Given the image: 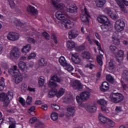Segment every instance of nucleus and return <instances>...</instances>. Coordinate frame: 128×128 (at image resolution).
Segmentation results:
<instances>
[{
	"mask_svg": "<svg viewBox=\"0 0 128 128\" xmlns=\"http://www.w3.org/2000/svg\"><path fill=\"white\" fill-rule=\"evenodd\" d=\"M98 20L100 24H103L101 26V29L102 30V35L104 36L106 34H104V32H110L112 30V25L110 21L108 18L106 16L104 15H100L98 18Z\"/></svg>",
	"mask_w": 128,
	"mask_h": 128,
	"instance_id": "1",
	"label": "nucleus"
},
{
	"mask_svg": "<svg viewBox=\"0 0 128 128\" xmlns=\"http://www.w3.org/2000/svg\"><path fill=\"white\" fill-rule=\"evenodd\" d=\"M14 98V92L8 91L6 94L0 93V102H3V108L4 109L6 108V106L10 104V100Z\"/></svg>",
	"mask_w": 128,
	"mask_h": 128,
	"instance_id": "2",
	"label": "nucleus"
},
{
	"mask_svg": "<svg viewBox=\"0 0 128 128\" xmlns=\"http://www.w3.org/2000/svg\"><path fill=\"white\" fill-rule=\"evenodd\" d=\"M18 66H14L12 68H10L8 70V74L14 76V80L17 84L22 82V76L20 72L16 69Z\"/></svg>",
	"mask_w": 128,
	"mask_h": 128,
	"instance_id": "3",
	"label": "nucleus"
},
{
	"mask_svg": "<svg viewBox=\"0 0 128 128\" xmlns=\"http://www.w3.org/2000/svg\"><path fill=\"white\" fill-rule=\"evenodd\" d=\"M90 96V92H84L81 93L79 96H76V100L78 104L79 108H82L84 106V104H83L82 100H88Z\"/></svg>",
	"mask_w": 128,
	"mask_h": 128,
	"instance_id": "4",
	"label": "nucleus"
},
{
	"mask_svg": "<svg viewBox=\"0 0 128 128\" xmlns=\"http://www.w3.org/2000/svg\"><path fill=\"white\" fill-rule=\"evenodd\" d=\"M64 82V78H59L58 76H52L49 82L48 86L50 88H56L58 84L56 82L62 83Z\"/></svg>",
	"mask_w": 128,
	"mask_h": 128,
	"instance_id": "5",
	"label": "nucleus"
},
{
	"mask_svg": "<svg viewBox=\"0 0 128 128\" xmlns=\"http://www.w3.org/2000/svg\"><path fill=\"white\" fill-rule=\"evenodd\" d=\"M82 12L80 16V19L83 22H84L86 24H88V12L86 10V8L84 6H82L80 8Z\"/></svg>",
	"mask_w": 128,
	"mask_h": 128,
	"instance_id": "6",
	"label": "nucleus"
},
{
	"mask_svg": "<svg viewBox=\"0 0 128 128\" xmlns=\"http://www.w3.org/2000/svg\"><path fill=\"white\" fill-rule=\"evenodd\" d=\"M20 56V50L18 47H14L10 51V58L12 60H16Z\"/></svg>",
	"mask_w": 128,
	"mask_h": 128,
	"instance_id": "7",
	"label": "nucleus"
},
{
	"mask_svg": "<svg viewBox=\"0 0 128 128\" xmlns=\"http://www.w3.org/2000/svg\"><path fill=\"white\" fill-rule=\"evenodd\" d=\"M110 99L113 102L117 104L124 100V96L120 93H113L110 94Z\"/></svg>",
	"mask_w": 128,
	"mask_h": 128,
	"instance_id": "8",
	"label": "nucleus"
},
{
	"mask_svg": "<svg viewBox=\"0 0 128 128\" xmlns=\"http://www.w3.org/2000/svg\"><path fill=\"white\" fill-rule=\"evenodd\" d=\"M126 24L124 23V20H118L115 22L114 28L116 32H120L124 30V28Z\"/></svg>",
	"mask_w": 128,
	"mask_h": 128,
	"instance_id": "9",
	"label": "nucleus"
},
{
	"mask_svg": "<svg viewBox=\"0 0 128 128\" xmlns=\"http://www.w3.org/2000/svg\"><path fill=\"white\" fill-rule=\"evenodd\" d=\"M104 12H105V14H108V16H110L112 20H116V18H118V15L112 12V9H110V8H105L104 10Z\"/></svg>",
	"mask_w": 128,
	"mask_h": 128,
	"instance_id": "10",
	"label": "nucleus"
},
{
	"mask_svg": "<svg viewBox=\"0 0 128 128\" xmlns=\"http://www.w3.org/2000/svg\"><path fill=\"white\" fill-rule=\"evenodd\" d=\"M72 60L74 64H82V58H80V57L78 54L77 53L72 54Z\"/></svg>",
	"mask_w": 128,
	"mask_h": 128,
	"instance_id": "11",
	"label": "nucleus"
},
{
	"mask_svg": "<svg viewBox=\"0 0 128 128\" xmlns=\"http://www.w3.org/2000/svg\"><path fill=\"white\" fill-rule=\"evenodd\" d=\"M116 60L118 62H122L124 60V52L122 50H118L116 54H114Z\"/></svg>",
	"mask_w": 128,
	"mask_h": 128,
	"instance_id": "12",
	"label": "nucleus"
},
{
	"mask_svg": "<svg viewBox=\"0 0 128 128\" xmlns=\"http://www.w3.org/2000/svg\"><path fill=\"white\" fill-rule=\"evenodd\" d=\"M7 38L9 40L16 42V40H18L20 38V34L14 32H10L7 36Z\"/></svg>",
	"mask_w": 128,
	"mask_h": 128,
	"instance_id": "13",
	"label": "nucleus"
},
{
	"mask_svg": "<svg viewBox=\"0 0 128 128\" xmlns=\"http://www.w3.org/2000/svg\"><path fill=\"white\" fill-rule=\"evenodd\" d=\"M56 17L59 20H64L68 18V15L64 12L59 10L56 12Z\"/></svg>",
	"mask_w": 128,
	"mask_h": 128,
	"instance_id": "14",
	"label": "nucleus"
},
{
	"mask_svg": "<svg viewBox=\"0 0 128 128\" xmlns=\"http://www.w3.org/2000/svg\"><path fill=\"white\" fill-rule=\"evenodd\" d=\"M52 4L57 10H64V4L63 3H58L60 0H52Z\"/></svg>",
	"mask_w": 128,
	"mask_h": 128,
	"instance_id": "15",
	"label": "nucleus"
},
{
	"mask_svg": "<svg viewBox=\"0 0 128 128\" xmlns=\"http://www.w3.org/2000/svg\"><path fill=\"white\" fill-rule=\"evenodd\" d=\"M62 26H60L61 28H72L74 26V22H72L70 20H65L61 24Z\"/></svg>",
	"mask_w": 128,
	"mask_h": 128,
	"instance_id": "16",
	"label": "nucleus"
},
{
	"mask_svg": "<svg viewBox=\"0 0 128 128\" xmlns=\"http://www.w3.org/2000/svg\"><path fill=\"white\" fill-rule=\"evenodd\" d=\"M66 8L67 12H68L76 14V10H78V7H76V4H69L66 6Z\"/></svg>",
	"mask_w": 128,
	"mask_h": 128,
	"instance_id": "17",
	"label": "nucleus"
},
{
	"mask_svg": "<svg viewBox=\"0 0 128 128\" xmlns=\"http://www.w3.org/2000/svg\"><path fill=\"white\" fill-rule=\"evenodd\" d=\"M112 40L114 44L118 46L120 42V36H118V33L116 32H114L112 36Z\"/></svg>",
	"mask_w": 128,
	"mask_h": 128,
	"instance_id": "18",
	"label": "nucleus"
},
{
	"mask_svg": "<svg viewBox=\"0 0 128 128\" xmlns=\"http://www.w3.org/2000/svg\"><path fill=\"white\" fill-rule=\"evenodd\" d=\"M70 84V86H72V88H75V90H78L82 88V82H80V80H75L74 81H72Z\"/></svg>",
	"mask_w": 128,
	"mask_h": 128,
	"instance_id": "19",
	"label": "nucleus"
},
{
	"mask_svg": "<svg viewBox=\"0 0 128 128\" xmlns=\"http://www.w3.org/2000/svg\"><path fill=\"white\" fill-rule=\"evenodd\" d=\"M78 31L76 30H72L68 33L69 38L72 40V38H76L78 36Z\"/></svg>",
	"mask_w": 128,
	"mask_h": 128,
	"instance_id": "20",
	"label": "nucleus"
},
{
	"mask_svg": "<svg viewBox=\"0 0 128 128\" xmlns=\"http://www.w3.org/2000/svg\"><path fill=\"white\" fill-rule=\"evenodd\" d=\"M82 56L84 58H86V60H89V62H94V58L92 57L90 54L88 52H85L82 53Z\"/></svg>",
	"mask_w": 128,
	"mask_h": 128,
	"instance_id": "21",
	"label": "nucleus"
},
{
	"mask_svg": "<svg viewBox=\"0 0 128 128\" xmlns=\"http://www.w3.org/2000/svg\"><path fill=\"white\" fill-rule=\"evenodd\" d=\"M86 110L87 112L94 114L96 112V106L94 104H90L86 107Z\"/></svg>",
	"mask_w": 128,
	"mask_h": 128,
	"instance_id": "22",
	"label": "nucleus"
},
{
	"mask_svg": "<svg viewBox=\"0 0 128 128\" xmlns=\"http://www.w3.org/2000/svg\"><path fill=\"white\" fill-rule=\"evenodd\" d=\"M117 4L120 6L121 10L124 12V14H128V10L126 9L124 5L122 4V0H115Z\"/></svg>",
	"mask_w": 128,
	"mask_h": 128,
	"instance_id": "23",
	"label": "nucleus"
},
{
	"mask_svg": "<svg viewBox=\"0 0 128 128\" xmlns=\"http://www.w3.org/2000/svg\"><path fill=\"white\" fill-rule=\"evenodd\" d=\"M19 68H20L22 72H28V66L25 62L20 61L18 63Z\"/></svg>",
	"mask_w": 128,
	"mask_h": 128,
	"instance_id": "24",
	"label": "nucleus"
},
{
	"mask_svg": "<svg viewBox=\"0 0 128 128\" xmlns=\"http://www.w3.org/2000/svg\"><path fill=\"white\" fill-rule=\"evenodd\" d=\"M106 124V125L104 126V128H114V126H116V122L109 118L107 120Z\"/></svg>",
	"mask_w": 128,
	"mask_h": 128,
	"instance_id": "25",
	"label": "nucleus"
},
{
	"mask_svg": "<svg viewBox=\"0 0 128 128\" xmlns=\"http://www.w3.org/2000/svg\"><path fill=\"white\" fill-rule=\"evenodd\" d=\"M75 72H79L80 74V76H82L83 80L86 84H88L90 82V78H88V76H86L82 72V71L80 70V69L76 68L75 70Z\"/></svg>",
	"mask_w": 128,
	"mask_h": 128,
	"instance_id": "26",
	"label": "nucleus"
},
{
	"mask_svg": "<svg viewBox=\"0 0 128 128\" xmlns=\"http://www.w3.org/2000/svg\"><path fill=\"white\" fill-rule=\"evenodd\" d=\"M110 89V84L108 82H104L100 86V90L101 92H108Z\"/></svg>",
	"mask_w": 128,
	"mask_h": 128,
	"instance_id": "27",
	"label": "nucleus"
},
{
	"mask_svg": "<svg viewBox=\"0 0 128 128\" xmlns=\"http://www.w3.org/2000/svg\"><path fill=\"white\" fill-rule=\"evenodd\" d=\"M67 116H74V112H76V108L74 106H70L67 109Z\"/></svg>",
	"mask_w": 128,
	"mask_h": 128,
	"instance_id": "28",
	"label": "nucleus"
},
{
	"mask_svg": "<svg viewBox=\"0 0 128 128\" xmlns=\"http://www.w3.org/2000/svg\"><path fill=\"white\" fill-rule=\"evenodd\" d=\"M27 12L31 14H38V10L30 5L28 6Z\"/></svg>",
	"mask_w": 128,
	"mask_h": 128,
	"instance_id": "29",
	"label": "nucleus"
},
{
	"mask_svg": "<svg viewBox=\"0 0 128 128\" xmlns=\"http://www.w3.org/2000/svg\"><path fill=\"white\" fill-rule=\"evenodd\" d=\"M30 44H28L23 46V48L21 49V52H22V54H26L30 52Z\"/></svg>",
	"mask_w": 128,
	"mask_h": 128,
	"instance_id": "30",
	"label": "nucleus"
},
{
	"mask_svg": "<svg viewBox=\"0 0 128 128\" xmlns=\"http://www.w3.org/2000/svg\"><path fill=\"white\" fill-rule=\"evenodd\" d=\"M94 42L97 46L98 50H99V54L101 56H104V50H102V47H100V43L98 40H94Z\"/></svg>",
	"mask_w": 128,
	"mask_h": 128,
	"instance_id": "31",
	"label": "nucleus"
},
{
	"mask_svg": "<svg viewBox=\"0 0 128 128\" xmlns=\"http://www.w3.org/2000/svg\"><path fill=\"white\" fill-rule=\"evenodd\" d=\"M98 118L100 122H102V124H106V122H108V118L106 117L102 114H100Z\"/></svg>",
	"mask_w": 128,
	"mask_h": 128,
	"instance_id": "32",
	"label": "nucleus"
},
{
	"mask_svg": "<svg viewBox=\"0 0 128 128\" xmlns=\"http://www.w3.org/2000/svg\"><path fill=\"white\" fill-rule=\"evenodd\" d=\"M8 123L10 124L8 126V128H16V120L12 118H8Z\"/></svg>",
	"mask_w": 128,
	"mask_h": 128,
	"instance_id": "33",
	"label": "nucleus"
},
{
	"mask_svg": "<svg viewBox=\"0 0 128 128\" xmlns=\"http://www.w3.org/2000/svg\"><path fill=\"white\" fill-rule=\"evenodd\" d=\"M66 46L68 50H72L76 46V44L74 41L68 40L66 42Z\"/></svg>",
	"mask_w": 128,
	"mask_h": 128,
	"instance_id": "34",
	"label": "nucleus"
},
{
	"mask_svg": "<svg viewBox=\"0 0 128 128\" xmlns=\"http://www.w3.org/2000/svg\"><path fill=\"white\" fill-rule=\"evenodd\" d=\"M58 60L60 64H61L62 66H66V65L68 64V62H66V58L63 56H61L59 58Z\"/></svg>",
	"mask_w": 128,
	"mask_h": 128,
	"instance_id": "35",
	"label": "nucleus"
},
{
	"mask_svg": "<svg viewBox=\"0 0 128 128\" xmlns=\"http://www.w3.org/2000/svg\"><path fill=\"white\" fill-rule=\"evenodd\" d=\"M66 92V90L64 88H60L58 91H57L56 96L57 98H60V96H62Z\"/></svg>",
	"mask_w": 128,
	"mask_h": 128,
	"instance_id": "36",
	"label": "nucleus"
},
{
	"mask_svg": "<svg viewBox=\"0 0 128 128\" xmlns=\"http://www.w3.org/2000/svg\"><path fill=\"white\" fill-rule=\"evenodd\" d=\"M114 62L112 61H110L109 62V64L107 67V70L108 72H113L114 69Z\"/></svg>",
	"mask_w": 128,
	"mask_h": 128,
	"instance_id": "37",
	"label": "nucleus"
},
{
	"mask_svg": "<svg viewBox=\"0 0 128 128\" xmlns=\"http://www.w3.org/2000/svg\"><path fill=\"white\" fill-rule=\"evenodd\" d=\"M97 104H100V106H107L108 105V101L106 100L104 98H100V100H97Z\"/></svg>",
	"mask_w": 128,
	"mask_h": 128,
	"instance_id": "38",
	"label": "nucleus"
},
{
	"mask_svg": "<svg viewBox=\"0 0 128 128\" xmlns=\"http://www.w3.org/2000/svg\"><path fill=\"white\" fill-rule=\"evenodd\" d=\"M110 50L113 54H116V52L118 50V48H116L115 46L112 45L110 46Z\"/></svg>",
	"mask_w": 128,
	"mask_h": 128,
	"instance_id": "39",
	"label": "nucleus"
},
{
	"mask_svg": "<svg viewBox=\"0 0 128 128\" xmlns=\"http://www.w3.org/2000/svg\"><path fill=\"white\" fill-rule=\"evenodd\" d=\"M64 68L66 70L69 72H72V70H74V67L68 63L65 66H64Z\"/></svg>",
	"mask_w": 128,
	"mask_h": 128,
	"instance_id": "40",
	"label": "nucleus"
},
{
	"mask_svg": "<svg viewBox=\"0 0 128 128\" xmlns=\"http://www.w3.org/2000/svg\"><path fill=\"white\" fill-rule=\"evenodd\" d=\"M56 92H58V90L54 89L49 92L48 96L49 98H54L56 94Z\"/></svg>",
	"mask_w": 128,
	"mask_h": 128,
	"instance_id": "41",
	"label": "nucleus"
},
{
	"mask_svg": "<svg viewBox=\"0 0 128 128\" xmlns=\"http://www.w3.org/2000/svg\"><path fill=\"white\" fill-rule=\"evenodd\" d=\"M98 8H102L106 4V0H99L96 2Z\"/></svg>",
	"mask_w": 128,
	"mask_h": 128,
	"instance_id": "42",
	"label": "nucleus"
},
{
	"mask_svg": "<svg viewBox=\"0 0 128 128\" xmlns=\"http://www.w3.org/2000/svg\"><path fill=\"white\" fill-rule=\"evenodd\" d=\"M51 118L52 120H56L58 118V114L56 112H53L51 114Z\"/></svg>",
	"mask_w": 128,
	"mask_h": 128,
	"instance_id": "43",
	"label": "nucleus"
},
{
	"mask_svg": "<svg viewBox=\"0 0 128 128\" xmlns=\"http://www.w3.org/2000/svg\"><path fill=\"white\" fill-rule=\"evenodd\" d=\"M4 88V78H3L0 79V92Z\"/></svg>",
	"mask_w": 128,
	"mask_h": 128,
	"instance_id": "44",
	"label": "nucleus"
},
{
	"mask_svg": "<svg viewBox=\"0 0 128 128\" xmlns=\"http://www.w3.org/2000/svg\"><path fill=\"white\" fill-rule=\"evenodd\" d=\"M12 22L15 24V26H22V22L20 20L15 19L13 20Z\"/></svg>",
	"mask_w": 128,
	"mask_h": 128,
	"instance_id": "45",
	"label": "nucleus"
},
{
	"mask_svg": "<svg viewBox=\"0 0 128 128\" xmlns=\"http://www.w3.org/2000/svg\"><path fill=\"white\" fill-rule=\"evenodd\" d=\"M36 54L35 52H32L28 56L27 60H34L36 58Z\"/></svg>",
	"mask_w": 128,
	"mask_h": 128,
	"instance_id": "46",
	"label": "nucleus"
},
{
	"mask_svg": "<svg viewBox=\"0 0 128 128\" xmlns=\"http://www.w3.org/2000/svg\"><path fill=\"white\" fill-rule=\"evenodd\" d=\"M20 90L22 92H25L28 90V85L24 84H22L20 87Z\"/></svg>",
	"mask_w": 128,
	"mask_h": 128,
	"instance_id": "47",
	"label": "nucleus"
},
{
	"mask_svg": "<svg viewBox=\"0 0 128 128\" xmlns=\"http://www.w3.org/2000/svg\"><path fill=\"white\" fill-rule=\"evenodd\" d=\"M18 102L22 106H26V100L22 97H19L18 98Z\"/></svg>",
	"mask_w": 128,
	"mask_h": 128,
	"instance_id": "48",
	"label": "nucleus"
},
{
	"mask_svg": "<svg viewBox=\"0 0 128 128\" xmlns=\"http://www.w3.org/2000/svg\"><path fill=\"white\" fill-rule=\"evenodd\" d=\"M38 84L40 86H42L44 84V78L43 76H40L39 78Z\"/></svg>",
	"mask_w": 128,
	"mask_h": 128,
	"instance_id": "49",
	"label": "nucleus"
},
{
	"mask_svg": "<svg viewBox=\"0 0 128 128\" xmlns=\"http://www.w3.org/2000/svg\"><path fill=\"white\" fill-rule=\"evenodd\" d=\"M122 78L128 80V70H125L122 73Z\"/></svg>",
	"mask_w": 128,
	"mask_h": 128,
	"instance_id": "50",
	"label": "nucleus"
},
{
	"mask_svg": "<svg viewBox=\"0 0 128 128\" xmlns=\"http://www.w3.org/2000/svg\"><path fill=\"white\" fill-rule=\"evenodd\" d=\"M106 79L107 80H108V82H111L112 84H114V78H112V76L110 74H108L106 76Z\"/></svg>",
	"mask_w": 128,
	"mask_h": 128,
	"instance_id": "51",
	"label": "nucleus"
},
{
	"mask_svg": "<svg viewBox=\"0 0 128 128\" xmlns=\"http://www.w3.org/2000/svg\"><path fill=\"white\" fill-rule=\"evenodd\" d=\"M104 57L102 56H97V62L98 64L100 66H102V58Z\"/></svg>",
	"mask_w": 128,
	"mask_h": 128,
	"instance_id": "52",
	"label": "nucleus"
},
{
	"mask_svg": "<svg viewBox=\"0 0 128 128\" xmlns=\"http://www.w3.org/2000/svg\"><path fill=\"white\" fill-rule=\"evenodd\" d=\"M39 64L41 66H46V61L44 58H41L39 62Z\"/></svg>",
	"mask_w": 128,
	"mask_h": 128,
	"instance_id": "53",
	"label": "nucleus"
},
{
	"mask_svg": "<svg viewBox=\"0 0 128 128\" xmlns=\"http://www.w3.org/2000/svg\"><path fill=\"white\" fill-rule=\"evenodd\" d=\"M51 108L54 110H58L60 108V106L56 104H52L51 105Z\"/></svg>",
	"mask_w": 128,
	"mask_h": 128,
	"instance_id": "54",
	"label": "nucleus"
},
{
	"mask_svg": "<svg viewBox=\"0 0 128 128\" xmlns=\"http://www.w3.org/2000/svg\"><path fill=\"white\" fill-rule=\"evenodd\" d=\"M26 102L28 104H32V98L30 96H28Z\"/></svg>",
	"mask_w": 128,
	"mask_h": 128,
	"instance_id": "55",
	"label": "nucleus"
},
{
	"mask_svg": "<svg viewBox=\"0 0 128 128\" xmlns=\"http://www.w3.org/2000/svg\"><path fill=\"white\" fill-rule=\"evenodd\" d=\"M106 105H103L101 106V110L103 111L106 112V114H108L110 112V111L108 110V109L106 106Z\"/></svg>",
	"mask_w": 128,
	"mask_h": 128,
	"instance_id": "56",
	"label": "nucleus"
},
{
	"mask_svg": "<svg viewBox=\"0 0 128 128\" xmlns=\"http://www.w3.org/2000/svg\"><path fill=\"white\" fill-rule=\"evenodd\" d=\"M86 48L84 46L82 45L80 46L76 47V50L77 52H81V50H84Z\"/></svg>",
	"mask_w": 128,
	"mask_h": 128,
	"instance_id": "57",
	"label": "nucleus"
},
{
	"mask_svg": "<svg viewBox=\"0 0 128 128\" xmlns=\"http://www.w3.org/2000/svg\"><path fill=\"white\" fill-rule=\"evenodd\" d=\"M8 2H9V4L12 8H14V6H16V4H14V0H8Z\"/></svg>",
	"mask_w": 128,
	"mask_h": 128,
	"instance_id": "58",
	"label": "nucleus"
},
{
	"mask_svg": "<svg viewBox=\"0 0 128 128\" xmlns=\"http://www.w3.org/2000/svg\"><path fill=\"white\" fill-rule=\"evenodd\" d=\"M36 120H37V119H36V117L31 118L30 120V122H29L30 124H34V122H36Z\"/></svg>",
	"mask_w": 128,
	"mask_h": 128,
	"instance_id": "59",
	"label": "nucleus"
},
{
	"mask_svg": "<svg viewBox=\"0 0 128 128\" xmlns=\"http://www.w3.org/2000/svg\"><path fill=\"white\" fill-rule=\"evenodd\" d=\"M44 126V124L40 122H38L35 125V128H43Z\"/></svg>",
	"mask_w": 128,
	"mask_h": 128,
	"instance_id": "60",
	"label": "nucleus"
},
{
	"mask_svg": "<svg viewBox=\"0 0 128 128\" xmlns=\"http://www.w3.org/2000/svg\"><path fill=\"white\" fill-rule=\"evenodd\" d=\"M86 68H89L90 70H92L94 68H95L94 64L91 63H88L85 66Z\"/></svg>",
	"mask_w": 128,
	"mask_h": 128,
	"instance_id": "61",
	"label": "nucleus"
},
{
	"mask_svg": "<svg viewBox=\"0 0 128 128\" xmlns=\"http://www.w3.org/2000/svg\"><path fill=\"white\" fill-rule=\"evenodd\" d=\"M42 36L46 38V40H50V34L46 32H44L42 33Z\"/></svg>",
	"mask_w": 128,
	"mask_h": 128,
	"instance_id": "62",
	"label": "nucleus"
},
{
	"mask_svg": "<svg viewBox=\"0 0 128 128\" xmlns=\"http://www.w3.org/2000/svg\"><path fill=\"white\" fill-rule=\"evenodd\" d=\"M52 40H54L55 44H58V39L56 38V36L54 34H52L51 36Z\"/></svg>",
	"mask_w": 128,
	"mask_h": 128,
	"instance_id": "63",
	"label": "nucleus"
},
{
	"mask_svg": "<svg viewBox=\"0 0 128 128\" xmlns=\"http://www.w3.org/2000/svg\"><path fill=\"white\" fill-rule=\"evenodd\" d=\"M28 40L31 44H36V40L32 38H28Z\"/></svg>",
	"mask_w": 128,
	"mask_h": 128,
	"instance_id": "64",
	"label": "nucleus"
}]
</instances>
